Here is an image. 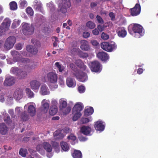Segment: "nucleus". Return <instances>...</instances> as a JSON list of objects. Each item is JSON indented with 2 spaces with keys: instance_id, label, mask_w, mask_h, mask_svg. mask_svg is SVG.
<instances>
[{
  "instance_id": "f257e3e1",
  "label": "nucleus",
  "mask_w": 158,
  "mask_h": 158,
  "mask_svg": "<svg viewBox=\"0 0 158 158\" xmlns=\"http://www.w3.org/2000/svg\"><path fill=\"white\" fill-rule=\"evenodd\" d=\"M84 108L82 103L80 102H78L74 105L73 109V114L74 116L73 120L74 121L77 120L81 115V111Z\"/></svg>"
},
{
  "instance_id": "f03ea898",
  "label": "nucleus",
  "mask_w": 158,
  "mask_h": 158,
  "mask_svg": "<svg viewBox=\"0 0 158 158\" xmlns=\"http://www.w3.org/2000/svg\"><path fill=\"white\" fill-rule=\"evenodd\" d=\"M31 41L34 46L27 45V50L32 54L35 55L38 52V49L40 47V43L39 41L35 39H32Z\"/></svg>"
},
{
  "instance_id": "7ed1b4c3",
  "label": "nucleus",
  "mask_w": 158,
  "mask_h": 158,
  "mask_svg": "<svg viewBox=\"0 0 158 158\" xmlns=\"http://www.w3.org/2000/svg\"><path fill=\"white\" fill-rule=\"evenodd\" d=\"M101 46L102 49L108 52H112L115 50L117 46L114 42L109 43L108 42H102L101 44Z\"/></svg>"
},
{
  "instance_id": "20e7f679",
  "label": "nucleus",
  "mask_w": 158,
  "mask_h": 158,
  "mask_svg": "<svg viewBox=\"0 0 158 158\" xmlns=\"http://www.w3.org/2000/svg\"><path fill=\"white\" fill-rule=\"evenodd\" d=\"M22 30L24 35H30L33 34L34 28L32 25L27 23H24L23 24Z\"/></svg>"
},
{
  "instance_id": "39448f33",
  "label": "nucleus",
  "mask_w": 158,
  "mask_h": 158,
  "mask_svg": "<svg viewBox=\"0 0 158 158\" xmlns=\"http://www.w3.org/2000/svg\"><path fill=\"white\" fill-rule=\"evenodd\" d=\"M10 72L21 78H25L27 75L26 72L23 71L22 69L17 67L12 68L10 70Z\"/></svg>"
},
{
  "instance_id": "423d86ee",
  "label": "nucleus",
  "mask_w": 158,
  "mask_h": 158,
  "mask_svg": "<svg viewBox=\"0 0 158 158\" xmlns=\"http://www.w3.org/2000/svg\"><path fill=\"white\" fill-rule=\"evenodd\" d=\"M15 38L13 36L9 37L5 41L4 48L6 50L11 48L13 47L16 41Z\"/></svg>"
},
{
  "instance_id": "0eeeda50",
  "label": "nucleus",
  "mask_w": 158,
  "mask_h": 158,
  "mask_svg": "<svg viewBox=\"0 0 158 158\" xmlns=\"http://www.w3.org/2000/svg\"><path fill=\"white\" fill-rule=\"evenodd\" d=\"M90 68L92 72H100L102 70V65L98 61H94L89 64Z\"/></svg>"
},
{
  "instance_id": "6e6552de",
  "label": "nucleus",
  "mask_w": 158,
  "mask_h": 158,
  "mask_svg": "<svg viewBox=\"0 0 158 158\" xmlns=\"http://www.w3.org/2000/svg\"><path fill=\"white\" fill-rule=\"evenodd\" d=\"M62 2L59 6L60 11L63 13H65L67 12V9L71 6L69 0H62Z\"/></svg>"
},
{
  "instance_id": "1a4fd4ad",
  "label": "nucleus",
  "mask_w": 158,
  "mask_h": 158,
  "mask_svg": "<svg viewBox=\"0 0 158 158\" xmlns=\"http://www.w3.org/2000/svg\"><path fill=\"white\" fill-rule=\"evenodd\" d=\"M67 103L65 101H63L60 104V109L62 110L64 114H68L70 111L71 108L70 107H67Z\"/></svg>"
},
{
  "instance_id": "9d476101",
  "label": "nucleus",
  "mask_w": 158,
  "mask_h": 158,
  "mask_svg": "<svg viewBox=\"0 0 158 158\" xmlns=\"http://www.w3.org/2000/svg\"><path fill=\"white\" fill-rule=\"evenodd\" d=\"M141 10V7L139 4H136L132 8L130 9L131 15L132 16H135L139 14Z\"/></svg>"
},
{
  "instance_id": "9b49d317",
  "label": "nucleus",
  "mask_w": 158,
  "mask_h": 158,
  "mask_svg": "<svg viewBox=\"0 0 158 158\" xmlns=\"http://www.w3.org/2000/svg\"><path fill=\"white\" fill-rule=\"evenodd\" d=\"M30 85L32 89L38 90L41 85V83L37 80H33L30 82Z\"/></svg>"
},
{
  "instance_id": "f8f14e48",
  "label": "nucleus",
  "mask_w": 158,
  "mask_h": 158,
  "mask_svg": "<svg viewBox=\"0 0 158 158\" xmlns=\"http://www.w3.org/2000/svg\"><path fill=\"white\" fill-rule=\"evenodd\" d=\"M11 23V20L8 18H6L4 20L1 25L5 31L8 30Z\"/></svg>"
},
{
  "instance_id": "ddd939ff",
  "label": "nucleus",
  "mask_w": 158,
  "mask_h": 158,
  "mask_svg": "<svg viewBox=\"0 0 158 158\" xmlns=\"http://www.w3.org/2000/svg\"><path fill=\"white\" fill-rule=\"evenodd\" d=\"M10 53L13 57V60L14 62L18 61L21 59V56L18 52L15 50H13L11 51Z\"/></svg>"
},
{
  "instance_id": "4468645a",
  "label": "nucleus",
  "mask_w": 158,
  "mask_h": 158,
  "mask_svg": "<svg viewBox=\"0 0 158 158\" xmlns=\"http://www.w3.org/2000/svg\"><path fill=\"white\" fill-rule=\"evenodd\" d=\"M94 127L96 130L102 131L104 129L105 126L102 121H98L95 123Z\"/></svg>"
},
{
  "instance_id": "2eb2a0df",
  "label": "nucleus",
  "mask_w": 158,
  "mask_h": 158,
  "mask_svg": "<svg viewBox=\"0 0 158 158\" xmlns=\"http://www.w3.org/2000/svg\"><path fill=\"white\" fill-rule=\"evenodd\" d=\"M143 27L140 25L137 24H135L132 28V30L134 32L136 33H138L139 35H140V33L142 32Z\"/></svg>"
},
{
  "instance_id": "dca6fc26",
  "label": "nucleus",
  "mask_w": 158,
  "mask_h": 158,
  "mask_svg": "<svg viewBox=\"0 0 158 158\" xmlns=\"http://www.w3.org/2000/svg\"><path fill=\"white\" fill-rule=\"evenodd\" d=\"M116 32L119 37H124L127 35V31L124 27H119L116 30Z\"/></svg>"
},
{
  "instance_id": "f3484780",
  "label": "nucleus",
  "mask_w": 158,
  "mask_h": 158,
  "mask_svg": "<svg viewBox=\"0 0 158 158\" xmlns=\"http://www.w3.org/2000/svg\"><path fill=\"white\" fill-rule=\"evenodd\" d=\"M33 7L34 9L37 11L42 12V4L38 0H36L33 2Z\"/></svg>"
},
{
  "instance_id": "a211bd4d",
  "label": "nucleus",
  "mask_w": 158,
  "mask_h": 158,
  "mask_svg": "<svg viewBox=\"0 0 158 158\" xmlns=\"http://www.w3.org/2000/svg\"><path fill=\"white\" fill-rule=\"evenodd\" d=\"M97 56L102 61H106L108 59L107 54L104 52H98L97 54Z\"/></svg>"
},
{
  "instance_id": "6ab92c4d",
  "label": "nucleus",
  "mask_w": 158,
  "mask_h": 158,
  "mask_svg": "<svg viewBox=\"0 0 158 158\" xmlns=\"http://www.w3.org/2000/svg\"><path fill=\"white\" fill-rule=\"evenodd\" d=\"M14 98L18 100L21 99L23 97V94L22 90L19 89H16L13 95Z\"/></svg>"
},
{
  "instance_id": "aec40b11",
  "label": "nucleus",
  "mask_w": 158,
  "mask_h": 158,
  "mask_svg": "<svg viewBox=\"0 0 158 158\" xmlns=\"http://www.w3.org/2000/svg\"><path fill=\"white\" fill-rule=\"evenodd\" d=\"M47 84L49 88L51 89L56 88L58 85L56 84L57 80H48Z\"/></svg>"
},
{
  "instance_id": "412c9836",
  "label": "nucleus",
  "mask_w": 158,
  "mask_h": 158,
  "mask_svg": "<svg viewBox=\"0 0 158 158\" xmlns=\"http://www.w3.org/2000/svg\"><path fill=\"white\" fill-rule=\"evenodd\" d=\"M80 47L81 49L85 51H88L90 49L88 42L85 40L81 41V45Z\"/></svg>"
},
{
  "instance_id": "4be33fe9",
  "label": "nucleus",
  "mask_w": 158,
  "mask_h": 158,
  "mask_svg": "<svg viewBox=\"0 0 158 158\" xmlns=\"http://www.w3.org/2000/svg\"><path fill=\"white\" fill-rule=\"evenodd\" d=\"M8 131V128L4 123L0 124V133L2 135L6 134Z\"/></svg>"
},
{
  "instance_id": "5701e85b",
  "label": "nucleus",
  "mask_w": 158,
  "mask_h": 158,
  "mask_svg": "<svg viewBox=\"0 0 158 158\" xmlns=\"http://www.w3.org/2000/svg\"><path fill=\"white\" fill-rule=\"evenodd\" d=\"M91 128L88 126H83L81 128L80 131L84 135H87L90 134Z\"/></svg>"
},
{
  "instance_id": "b1692460",
  "label": "nucleus",
  "mask_w": 158,
  "mask_h": 158,
  "mask_svg": "<svg viewBox=\"0 0 158 158\" xmlns=\"http://www.w3.org/2000/svg\"><path fill=\"white\" fill-rule=\"evenodd\" d=\"M40 92L42 95H45L49 93V91L45 84H43L40 88Z\"/></svg>"
},
{
  "instance_id": "393cba45",
  "label": "nucleus",
  "mask_w": 158,
  "mask_h": 158,
  "mask_svg": "<svg viewBox=\"0 0 158 158\" xmlns=\"http://www.w3.org/2000/svg\"><path fill=\"white\" fill-rule=\"evenodd\" d=\"M75 64L79 67L84 70L86 69V66L84 64L83 62L80 59L77 60L75 61Z\"/></svg>"
},
{
  "instance_id": "a878e982",
  "label": "nucleus",
  "mask_w": 158,
  "mask_h": 158,
  "mask_svg": "<svg viewBox=\"0 0 158 158\" xmlns=\"http://www.w3.org/2000/svg\"><path fill=\"white\" fill-rule=\"evenodd\" d=\"M28 112L31 116H34L36 114V110L35 107L33 105H29L28 108Z\"/></svg>"
},
{
  "instance_id": "bb28decb",
  "label": "nucleus",
  "mask_w": 158,
  "mask_h": 158,
  "mask_svg": "<svg viewBox=\"0 0 158 158\" xmlns=\"http://www.w3.org/2000/svg\"><path fill=\"white\" fill-rule=\"evenodd\" d=\"M43 147L48 152H50L52 151V148L51 145L48 142H44L43 143Z\"/></svg>"
},
{
  "instance_id": "cd10ccee",
  "label": "nucleus",
  "mask_w": 158,
  "mask_h": 158,
  "mask_svg": "<svg viewBox=\"0 0 158 158\" xmlns=\"http://www.w3.org/2000/svg\"><path fill=\"white\" fill-rule=\"evenodd\" d=\"M57 106L55 105H52L51 106L49 110V114L51 115H54L57 112Z\"/></svg>"
},
{
  "instance_id": "c85d7f7f",
  "label": "nucleus",
  "mask_w": 158,
  "mask_h": 158,
  "mask_svg": "<svg viewBox=\"0 0 158 158\" xmlns=\"http://www.w3.org/2000/svg\"><path fill=\"white\" fill-rule=\"evenodd\" d=\"M72 156L73 158H82V154L80 151L74 150L72 154Z\"/></svg>"
},
{
  "instance_id": "c756f323",
  "label": "nucleus",
  "mask_w": 158,
  "mask_h": 158,
  "mask_svg": "<svg viewBox=\"0 0 158 158\" xmlns=\"http://www.w3.org/2000/svg\"><path fill=\"white\" fill-rule=\"evenodd\" d=\"M25 91L28 98H31L34 97V94L30 88H26L25 89Z\"/></svg>"
},
{
  "instance_id": "7c9ffc66",
  "label": "nucleus",
  "mask_w": 158,
  "mask_h": 158,
  "mask_svg": "<svg viewBox=\"0 0 158 158\" xmlns=\"http://www.w3.org/2000/svg\"><path fill=\"white\" fill-rule=\"evenodd\" d=\"M61 147L64 151H67L69 149V144L66 142L62 141L60 143Z\"/></svg>"
},
{
  "instance_id": "2f4dec72",
  "label": "nucleus",
  "mask_w": 158,
  "mask_h": 158,
  "mask_svg": "<svg viewBox=\"0 0 158 158\" xmlns=\"http://www.w3.org/2000/svg\"><path fill=\"white\" fill-rule=\"evenodd\" d=\"M94 111V110L92 107H89L85 109V115L86 116L90 115L93 114Z\"/></svg>"
},
{
  "instance_id": "473e14b6",
  "label": "nucleus",
  "mask_w": 158,
  "mask_h": 158,
  "mask_svg": "<svg viewBox=\"0 0 158 158\" xmlns=\"http://www.w3.org/2000/svg\"><path fill=\"white\" fill-rule=\"evenodd\" d=\"M36 149L37 151L41 155H44L45 154V152L43 147V145L41 144L38 145L36 147Z\"/></svg>"
},
{
  "instance_id": "72a5a7b5",
  "label": "nucleus",
  "mask_w": 158,
  "mask_h": 158,
  "mask_svg": "<svg viewBox=\"0 0 158 158\" xmlns=\"http://www.w3.org/2000/svg\"><path fill=\"white\" fill-rule=\"evenodd\" d=\"M15 82V80H5L4 85L5 86H11L14 85Z\"/></svg>"
},
{
  "instance_id": "f704fd0d",
  "label": "nucleus",
  "mask_w": 158,
  "mask_h": 158,
  "mask_svg": "<svg viewBox=\"0 0 158 158\" xmlns=\"http://www.w3.org/2000/svg\"><path fill=\"white\" fill-rule=\"evenodd\" d=\"M48 79H57V75L56 73L53 72H50L47 75Z\"/></svg>"
},
{
  "instance_id": "c9c22d12",
  "label": "nucleus",
  "mask_w": 158,
  "mask_h": 158,
  "mask_svg": "<svg viewBox=\"0 0 158 158\" xmlns=\"http://www.w3.org/2000/svg\"><path fill=\"white\" fill-rule=\"evenodd\" d=\"M67 85L69 87H73L76 85L75 82L73 80H66Z\"/></svg>"
},
{
  "instance_id": "e433bc0d",
  "label": "nucleus",
  "mask_w": 158,
  "mask_h": 158,
  "mask_svg": "<svg viewBox=\"0 0 158 158\" xmlns=\"http://www.w3.org/2000/svg\"><path fill=\"white\" fill-rule=\"evenodd\" d=\"M51 144L53 148L56 151H59V143L55 141H51Z\"/></svg>"
},
{
  "instance_id": "4c0bfd02",
  "label": "nucleus",
  "mask_w": 158,
  "mask_h": 158,
  "mask_svg": "<svg viewBox=\"0 0 158 158\" xmlns=\"http://www.w3.org/2000/svg\"><path fill=\"white\" fill-rule=\"evenodd\" d=\"M55 65L58 69L60 72H62L64 71V67L62 64H60L59 62H56Z\"/></svg>"
},
{
  "instance_id": "58836bf2",
  "label": "nucleus",
  "mask_w": 158,
  "mask_h": 158,
  "mask_svg": "<svg viewBox=\"0 0 158 158\" xmlns=\"http://www.w3.org/2000/svg\"><path fill=\"white\" fill-rule=\"evenodd\" d=\"M77 54L81 58H86L88 56V54L87 53L83 52L79 49Z\"/></svg>"
},
{
  "instance_id": "ea45409f",
  "label": "nucleus",
  "mask_w": 158,
  "mask_h": 158,
  "mask_svg": "<svg viewBox=\"0 0 158 158\" xmlns=\"http://www.w3.org/2000/svg\"><path fill=\"white\" fill-rule=\"evenodd\" d=\"M9 5L10 9L11 10H15L17 9V6L15 2L14 1L10 3Z\"/></svg>"
},
{
  "instance_id": "a19ab883",
  "label": "nucleus",
  "mask_w": 158,
  "mask_h": 158,
  "mask_svg": "<svg viewBox=\"0 0 158 158\" xmlns=\"http://www.w3.org/2000/svg\"><path fill=\"white\" fill-rule=\"evenodd\" d=\"M27 150L26 149L21 148L19 152V154L23 157H25L27 154Z\"/></svg>"
},
{
  "instance_id": "79ce46f5",
  "label": "nucleus",
  "mask_w": 158,
  "mask_h": 158,
  "mask_svg": "<svg viewBox=\"0 0 158 158\" xmlns=\"http://www.w3.org/2000/svg\"><path fill=\"white\" fill-rule=\"evenodd\" d=\"M21 118L23 121H26L29 119V117L26 112H23L21 114Z\"/></svg>"
},
{
  "instance_id": "37998d69",
  "label": "nucleus",
  "mask_w": 158,
  "mask_h": 158,
  "mask_svg": "<svg viewBox=\"0 0 158 158\" xmlns=\"http://www.w3.org/2000/svg\"><path fill=\"white\" fill-rule=\"evenodd\" d=\"M49 104L47 102H45L42 105V108L44 111L46 113L48 111L49 108Z\"/></svg>"
},
{
  "instance_id": "c03bdc74",
  "label": "nucleus",
  "mask_w": 158,
  "mask_h": 158,
  "mask_svg": "<svg viewBox=\"0 0 158 158\" xmlns=\"http://www.w3.org/2000/svg\"><path fill=\"white\" fill-rule=\"evenodd\" d=\"M86 26L90 29H93L95 27V24L92 21H89L86 23Z\"/></svg>"
},
{
  "instance_id": "a18cd8bd",
  "label": "nucleus",
  "mask_w": 158,
  "mask_h": 158,
  "mask_svg": "<svg viewBox=\"0 0 158 158\" xmlns=\"http://www.w3.org/2000/svg\"><path fill=\"white\" fill-rule=\"evenodd\" d=\"M26 12L30 16H32L33 15V11L32 8L30 7H28L26 9Z\"/></svg>"
},
{
  "instance_id": "49530a36",
  "label": "nucleus",
  "mask_w": 158,
  "mask_h": 158,
  "mask_svg": "<svg viewBox=\"0 0 158 158\" xmlns=\"http://www.w3.org/2000/svg\"><path fill=\"white\" fill-rule=\"evenodd\" d=\"M80 74L81 77L79 78V79H86L88 78L86 74L83 72H80Z\"/></svg>"
},
{
  "instance_id": "de8ad7c7",
  "label": "nucleus",
  "mask_w": 158,
  "mask_h": 158,
  "mask_svg": "<svg viewBox=\"0 0 158 158\" xmlns=\"http://www.w3.org/2000/svg\"><path fill=\"white\" fill-rule=\"evenodd\" d=\"M4 121L9 125L12 122V121L10 119V117L9 116H8L6 117V118H4Z\"/></svg>"
},
{
  "instance_id": "09e8293b",
  "label": "nucleus",
  "mask_w": 158,
  "mask_h": 158,
  "mask_svg": "<svg viewBox=\"0 0 158 158\" xmlns=\"http://www.w3.org/2000/svg\"><path fill=\"white\" fill-rule=\"evenodd\" d=\"M20 6L22 8L27 6V3L26 1L24 0H21L19 1Z\"/></svg>"
},
{
  "instance_id": "8fccbe9b",
  "label": "nucleus",
  "mask_w": 158,
  "mask_h": 158,
  "mask_svg": "<svg viewBox=\"0 0 158 158\" xmlns=\"http://www.w3.org/2000/svg\"><path fill=\"white\" fill-rule=\"evenodd\" d=\"M19 61L22 62L23 63H27L31 62V60L28 58H22V57Z\"/></svg>"
},
{
  "instance_id": "3c124183",
  "label": "nucleus",
  "mask_w": 158,
  "mask_h": 158,
  "mask_svg": "<svg viewBox=\"0 0 158 158\" xmlns=\"http://www.w3.org/2000/svg\"><path fill=\"white\" fill-rule=\"evenodd\" d=\"M47 6L49 8V9L52 12L55 10V6L52 3L48 4Z\"/></svg>"
},
{
  "instance_id": "603ef678",
  "label": "nucleus",
  "mask_w": 158,
  "mask_h": 158,
  "mask_svg": "<svg viewBox=\"0 0 158 158\" xmlns=\"http://www.w3.org/2000/svg\"><path fill=\"white\" fill-rule=\"evenodd\" d=\"M76 138V137L73 134H71L67 137V139H70L73 141H75Z\"/></svg>"
},
{
  "instance_id": "864d4df0",
  "label": "nucleus",
  "mask_w": 158,
  "mask_h": 158,
  "mask_svg": "<svg viewBox=\"0 0 158 158\" xmlns=\"http://www.w3.org/2000/svg\"><path fill=\"white\" fill-rule=\"evenodd\" d=\"M79 92L80 93H84L85 90V88L84 86L81 85L79 86L78 88Z\"/></svg>"
},
{
  "instance_id": "5fc2aeb1",
  "label": "nucleus",
  "mask_w": 158,
  "mask_h": 158,
  "mask_svg": "<svg viewBox=\"0 0 158 158\" xmlns=\"http://www.w3.org/2000/svg\"><path fill=\"white\" fill-rule=\"evenodd\" d=\"M102 38L104 40H107L109 38V35L104 32H102L101 35Z\"/></svg>"
},
{
  "instance_id": "6e6d98bb",
  "label": "nucleus",
  "mask_w": 158,
  "mask_h": 158,
  "mask_svg": "<svg viewBox=\"0 0 158 158\" xmlns=\"http://www.w3.org/2000/svg\"><path fill=\"white\" fill-rule=\"evenodd\" d=\"M79 48H73L70 50V53L72 55H75L76 53L77 54Z\"/></svg>"
},
{
  "instance_id": "4d7b16f0",
  "label": "nucleus",
  "mask_w": 158,
  "mask_h": 158,
  "mask_svg": "<svg viewBox=\"0 0 158 158\" xmlns=\"http://www.w3.org/2000/svg\"><path fill=\"white\" fill-rule=\"evenodd\" d=\"M96 18L97 19L99 23L102 24L104 23V21L103 20L100 16L97 15Z\"/></svg>"
},
{
  "instance_id": "13d9d810",
  "label": "nucleus",
  "mask_w": 158,
  "mask_h": 158,
  "mask_svg": "<svg viewBox=\"0 0 158 158\" xmlns=\"http://www.w3.org/2000/svg\"><path fill=\"white\" fill-rule=\"evenodd\" d=\"M81 121L82 123L84 124L89 122V120L88 118H82L81 119Z\"/></svg>"
},
{
  "instance_id": "bf43d9fd",
  "label": "nucleus",
  "mask_w": 158,
  "mask_h": 158,
  "mask_svg": "<svg viewBox=\"0 0 158 158\" xmlns=\"http://www.w3.org/2000/svg\"><path fill=\"white\" fill-rule=\"evenodd\" d=\"M90 33L88 32L85 31L83 33V35L84 38H87L90 36Z\"/></svg>"
},
{
  "instance_id": "052dcab7",
  "label": "nucleus",
  "mask_w": 158,
  "mask_h": 158,
  "mask_svg": "<svg viewBox=\"0 0 158 158\" xmlns=\"http://www.w3.org/2000/svg\"><path fill=\"white\" fill-rule=\"evenodd\" d=\"M23 47L22 45L20 44H18L16 45V48L17 50H20Z\"/></svg>"
},
{
  "instance_id": "680f3d73",
  "label": "nucleus",
  "mask_w": 158,
  "mask_h": 158,
  "mask_svg": "<svg viewBox=\"0 0 158 158\" xmlns=\"http://www.w3.org/2000/svg\"><path fill=\"white\" fill-rule=\"evenodd\" d=\"M5 101V99L4 97V94H0V102H3Z\"/></svg>"
},
{
  "instance_id": "e2e57ef3",
  "label": "nucleus",
  "mask_w": 158,
  "mask_h": 158,
  "mask_svg": "<svg viewBox=\"0 0 158 158\" xmlns=\"http://www.w3.org/2000/svg\"><path fill=\"white\" fill-rule=\"evenodd\" d=\"M97 27L98 30L100 31H102L104 30V26H102V25H98Z\"/></svg>"
},
{
  "instance_id": "0e129e2a",
  "label": "nucleus",
  "mask_w": 158,
  "mask_h": 158,
  "mask_svg": "<svg viewBox=\"0 0 158 158\" xmlns=\"http://www.w3.org/2000/svg\"><path fill=\"white\" fill-rule=\"evenodd\" d=\"M92 44L94 46H97L98 44V43L96 40H93L91 41Z\"/></svg>"
},
{
  "instance_id": "69168bd1",
  "label": "nucleus",
  "mask_w": 158,
  "mask_h": 158,
  "mask_svg": "<svg viewBox=\"0 0 158 158\" xmlns=\"http://www.w3.org/2000/svg\"><path fill=\"white\" fill-rule=\"evenodd\" d=\"M92 32L94 35H98L99 33L98 30L97 28L93 30L92 31Z\"/></svg>"
},
{
  "instance_id": "338daca9",
  "label": "nucleus",
  "mask_w": 158,
  "mask_h": 158,
  "mask_svg": "<svg viewBox=\"0 0 158 158\" xmlns=\"http://www.w3.org/2000/svg\"><path fill=\"white\" fill-rule=\"evenodd\" d=\"M109 15L110 17L111 18L112 20H114L115 19V16L113 12H110Z\"/></svg>"
},
{
  "instance_id": "774afa93",
  "label": "nucleus",
  "mask_w": 158,
  "mask_h": 158,
  "mask_svg": "<svg viewBox=\"0 0 158 158\" xmlns=\"http://www.w3.org/2000/svg\"><path fill=\"white\" fill-rule=\"evenodd\" d=\"M9 113L10 114L11 117L14 118L15 117V115L14 114V112L12 110L9 111Z\"/></svg>"
}]
</instances>
